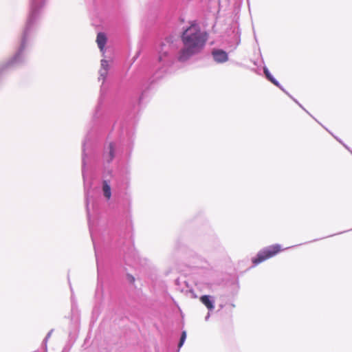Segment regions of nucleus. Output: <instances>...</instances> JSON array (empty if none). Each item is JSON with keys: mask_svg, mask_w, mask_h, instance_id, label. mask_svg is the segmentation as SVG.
Masks as SVG:
<instances>
[{"mask_svg": "<svg viewBox=\"0 0 352 352\" xmlns=\"http://www.w3.org/2000/svg\"><path fill=\"white\" fill-rule=\"evenodd\" d=\"M186 332L185 331H184L182 333V336H181V338H180V340H179V342L178 344V347L179 348H181L185 340H186Z\"/></svg>", "mask_w": 352, "mask_h": 352, "instance_id": "dca6fc26", "label": "nucleus"}, {"mask_svg": "<svg viewBox=\"0 0 352 352\" xmlns=\"http://www.w3.org/2000/svg\"><path fill=\"white\" fill-rule=\"evenodd\" d=\"M175 50L176 46L171 38H167L161 43L157 50V60L159 67L163 72H166L174 63Z\"/></svg>", "mask_w": 352, "mask_h": 352, "instance_id": "7ed1b4c3", "label": "nucleus"}, {"mask_svg": "<svg viewBox=\"0 0 352 352\" xmlns=\"http://www.w3.org/2000/svg\"><path fill=\"white\" fill-rule=\"evenodd\" d=\"M293 100L295 101V102L298 103V104H299V106H300V107H302V106H301V105L298 102V101H297V100H295V99H294V98H293Z\"/></svg>", "mask_w": 352, "mask_h": 352, "instance_id": "6ab92c4d", "label": "nucleus"}, {"mask_svg": "<svg viewBox=\"0 0 352 352\" xmlns=\"http://www.w3.org/2000/svg\"><path fill=\"white\" fill-rule=\"evenodd\" d=\"M210 316V312L208 313L207 316L205 317V320L207 321L208 320Z\"/></svg>", "mask_w": 352, "mask_h": 352, "instance_id": "a211bd4d", "label": "nucleus"}, {"mask_svg": "<svg viewBox=\"0 0 352 352\" xmlns=\"http://www.w3.org/2000/svg\"><path fill=\"white\" fill-rule=\"evenodd\" d=\"M115 145L113 143H109L107 146V152L104 153V157L107 162H110L114 157Z\"/></svg>", "mask_w": 352, "mask_h": 352, "instance_id": "f8f14e48", "label": "nucleus"}, {"mask_svg": "<svg viewBox=\"0 0 352 352\" xmlns=\"http://www.w3.org/2000/svg\"><path fill=\"white\" fill-rule=\"evenodd\" d=\"M263 72H264V74L266 76V78L272 82L273 83L274 85H276V87H278V88H280L282 91H283L285 93H286L288 96H289V97L292 98V96L283 89V87L280 85V84L273 77V76L270 74V71L268 70V69L265 67L263 68Z\"/></svg>", "mask_w": 352, "mask_h": 352, "instance_id": "1a4fd4ad", "label": "nucleus"}, {"mask_svg": "<svg viewBox=\"0 0 352 352\" xmlns=\"http://www.w3.org/2000/svg\"><path fill=\"white\" fill-rule=\"evenodd\" d=\"M183 47L178 52L177 58L185 62L201 52L208 40V34L199 25L192 23L184 30L182 36Z\"/></svg>", "mask_w": 352, "mask_h": 352, "instance_id": "f257e3e1", "label": "nucleus"}, {"mask_svg": "<svg viewBox=\"0 0 352 352\" xmlns=\"http://www.w3.org/2000/svg\"><path fill=\"white\" fill-rule=\"evenodd\" d=\"M263 72H264V74L266 76V78L272 82L273 83L274 85H276V87H278V88H280L282 91H283L285 93H286L288 96H289V97L292 98V96L283 89V87L280 85V84L273 77V76L270 74V71L268 70V69L265 67L263 68Z\"/></svg>", "mask_w": 352, "mask_h": 352, "instance_id": "9d476101", "label": "nucleus"}, {"mask_svg": "<svg viewBox=\"0 0 352 352\" xmlns=\"http://www.w3.org/2000/svg\"><path fill=\"white\" fill-rule=\"evenodd\" d=\"M214 60L217 63H224L228 60V54L226 52L220 49H214L212 51Z\"/></svg>", "mask_w": 352, "mask_h": 352, "instance_id": "39448f33", "label": "nucleus"}, {"mask_svg": "<svg viewBox=\"0 0 352 352\" xmlns=\"http://www.w3.org/2000/svg\"><path fill=\"white\" fill-rule=\"evenodd\" d=\"M263 72H264V74L266 76V78L272 82L273 83L274 85H276V87H278V88H280L282 91H283L285 93H286L288 96H289V97L292 98V96L283 89V87L280 85V84L273 77V76L270 74V71L268 70V69L265 67L263 68Z\"/></svg>", "mask_w": 352, "mask_h": 352, "instance_id": "6e6552de", "label": "nucleus"}, {"mask_svg": "<svg viewBox=\"0 0 352 352\" xmlns=\"http://www.w3.org/2000/svg\"><path fill=\"white\" fill-rule=\"evenodd\" d=\"M281 251L280 245L278 244L268 246L258 252L256 256L252 258L254 265L270 258Z\"/></svg>", "mask_w": 352, "mask_h": 352, "instance_id": "20e7f679", "label": "nucleus"}, {"mask_svg": "<svg viewBox=\"0 0 352 352\" xmlns=\"http://www.w3.org/2000/svg\"><path fill=\"white\" fill-rule=\"evenodd\" d=\"M200 301L208 308L209 311L214 309V299L212 296L204 295L200 297Z\"/></svg>", "mask_w": 352, "mask_h": 352, "instance_id": "0eeeda50", "label": "nucleus"}, {"mask_svg": "<svg viewBox=\"0 0 352 352\" xmlns=\"http://www.w3.org/2000/svg\"><path fill=\"white\" fill-rule=\"evenodd\" d=\"M109 69V64L106 60H101V68L99 71L100 77L99 79L102 78L103 80L105 79Z\"/></svg>", "mask_w": 352, "mask_h": 352, "instance_id": "4468645a", "label": "nucleus"}, {"mask_svg": "<svg viewBox=\"0 0 352 352\" xmlns=\"http://www.w3.org/2000/svg\"><path fill=\"white\" fill-rule=\"evenodd\" d=\"M102 192L104 197L107 199H109L111 197V189L110 185L107 181H104L102 183Z\"/></svg>", "mask_w": 352, "mask_h": 352, "instance_id": "2eb2a0df", "label": "nucleus"}, {"mask_svg": "<svg viewBox=\"0 0 352 352\" xmlns=\"http://www.w3.org/2000/svg\"><path fill=\"white\" fill-rule=\"evenodd\" d=\"M85 144H86V142H83V143H82V177H83V179H84V186H85V194L87 195L88 194V188L90 187V185H89V186H88V184L87 182V179H86V175H85V164H86Z\"/></svg>", "mask_w": 352, "mask_h": 352, "instance_id": "423d86ee", "label": "nucleus"}, {"mask_svg": "<svg viewBox=\"0 0 352 352\" xmlns=\"http://www.w3.org/2000/svg\"><path fill=\"white\" fill-rule=\"evenodd\" d=\"M96 42L100 50L104 53V47L107 42V37L104 33L100 32L98 34Z\"/></svg>", "mask_w": 352, "mask_h": 352, "instance_id": "ddd939ff", "label": "nucleus"}, {"mask_svg": "<svg viewBox=\"0 0 352 352\" xmlns=\"http://www.w3.org/2000/svg\"><path fill=\"white\" fill-rule=\"evenodd\" d=\"M263 72H264V74L266 76V78L272 82L273 83L274 85H276V87H278V88H280L282 91H283L285 93H286L288 96H289V97L292 98V96L283 89V87L280 85V84L273 77V76L270 74V71L268 70V69L265 67L263 68Z\"/></svg>", "mask_w": 352, "mask_h": 352, "instance_id": "9b49d317", "label": "nucleus"}, {"mask_svg": "<svg viewBox=\"0 0 352 352\" xmlns=\"http://www.w3.org/2000/svg\"><path fill=\"white\" fill-rule=\"evenodd\" d=\"M30 12L23 31L20 47L16 54L6 63V67H12L23 62L24 50L28 46V43L31 34L36 28L37 19L41 8L44 6L47 0H30Z\"/></svg>", "mask_w": 352, "mask_h": 352, "instance_id": "f03ea898", "label": "nucleus"}, {"mask_svg": "<svg viewBox=\"0 0 352 352\" xmlns=\"http://www.w3.org/2000/svg\"><path fill=\"white\" fill-rule=\"evenodd\" d=\"M52 333V330H51L46 336L45 340H44V342H45V344H46V342H47V340L49 339V338L51 336V334Z\"/></svg>", "mask_w": 352, "mask_h": 352, "instance_id": "f3484780", "label": "nucleus"}]
</instances>
